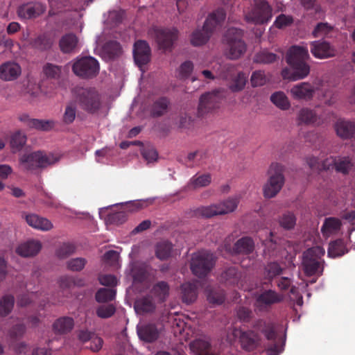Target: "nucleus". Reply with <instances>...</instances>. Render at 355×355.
I'll use <instances>...</instances> for the list:
<instances>
[{
	"mask_svg": "<svg viewBox=\"0 0 355 355\" xmlns=\"http://www.w3.org/2000/svg\"><path fill=\"white\" fill-rule=\"evenodd\" d=\"M173 245L168 241H161L155 246V255L160 260H166L171 257Z\"/></svg>",
	"mask_w": 355,
	"mask_h": 355,
	"instance_id": "40",
	"label": "nucleus"
},
{
	"mask_svg": "<svg viewBox=\"0 0 355 355\" xmlns=\"http://www.w3.org/2000/svg\"><path fill=\"white\" fill-rule=\"evenodd\" d=\"M282 300V296L276 291L271 289L265 290L257 295L255 306L260 311L266 310Z\"/></svg>",
	"mask_w": 355,
	"mask_h": 355,
	"instance_id": "14",
	"label": "nucleus"
},
{
	"mask_svg": "<svg viewBox=\"0 0 355 355\" xmlns=\"http://www.w3.org/2000/svg\"><path fill=\"white\" fill-rule=\"evenodd\" d=\"M41 248L42 244L39 241L28 240L18 245L16 253L23 257H31L37 254Z\"/></svg>",
	"mask_w": 355,
	"mask_h": 355,
	"instance_id": "21",
	"label": "nucleus"
},
{
	"mask_svg": "<svg viewBox=\"0 0 355 355\" xmlns=\"http://www.w3.org/2000/svg\"><path fill=\"white\" fill-rule=\"evenodd\" d=\"M130 274L135 282H144L148 276V266L145 263H134L131 267Z\"/></svg>",
	"mask_w": 355,
	"mask_h": 355,
	"instance_id": "27",
	"label": "nucleus"
},
{
	"mask_svg": "<svg viewBox=\"0 0 355 355\" xmlns=\"http://www.w3.org/2000/svg\"><path fill=\"white\" fill-rule=\"evenodd\" d=\"M45 76L51 79L58 80L62 73V67L51 63H46L43 67Z\"/></svg>",
	"mask_w": 355,
	"mask_h": 355,
	"instance_id": "54",
	"label": "nucleus"
},
{
	"mask_svg": "<svg viewBox=\"0 0 355 355\" xmlns=\"http://www.w3.org/2000/svg\"><path fill=\"white\" fill-rule=\"evenodd\" d=\"M76 116V106L73 103L68 104L63 114L62 120L65 124H71L73 122Z\"/></svg>",
	"mask_w": 355,
	"mask_h": 355,
	"instance_id": "59",
	"label": "nucleus"
},
{
	"mask_svg": "<svg viewBox=\"0 0 355 355\" xmlns=\"http://www.w3.org/2000/svg\"><path fill=\"white\" fill-rule=\"evenodd\" d=\"M341 227L340 220L334 217L325 218L321 227L322 234L325 236H329L331 234L337 232Z\"/></svg>",
	"mask_w": 355,
	"mask_h": 355,
	"instance_id": "39",
	"label": "nucleus"
},
{
	"mask_svg": "<svg viewBox=\"0 0 355 355\" xmlns=\"http://www.w3.org/2000/svg\"><path fill=\"white\" fill-rule=\"evenodd\" d=\"M214 24H203L201 28H196L191 35V44L194 46L205 44L209 40L214 29Z\"/></svg>",
	"mask_w": 355,
	"mask_h": 355,
	"instance_id": "18",
	"label": "nucleus"
},
{
	"mask_svg": "<svg viewBox=\"0 0 355 355\" xmlns=\"http://www.w3.org/2000/svg\"><path fill=\"white\" fill-rule=\"evenodd\" d=\"M298 119L300 123L305 124L319 125L321 122L315 112L309 108H302L299 112Z\"/></svg>",
	"mask_w": 355,
	"mask_h": 355,
	"instance_id": "37",
	"label": "nucleus"
},
{
	"mask_svg": "<svg viewBox=\"0 0 355 355\" xmlns=\"http://www.w3.org/2000/svg\"><path fill=\"white\" fill-rule=\"evenodd\" d=\"M54 42V37L51 33H44L38 35L31 42V45L40 51H46L51 49Z\"/></svg>",
	"mask_w": 355,
	"mask_h": 355,
	"instance_id": "28",
	"label": "nucleus"
},
{
	"mask_svg": "<svg viewBox=\"0 0 355 355\" xmlns=\"http://www.w3.org/2000/svg\"><path fill=\"white\" fill-rule=\"evenodd\" d=\"M21 73L19 64L15 62H6L0 65V79L4 81L16 80Z\"/></svg>",
	"mask_w": 355,
	"mask_h": 355,
	"instance_id": "20",
	"label": "nucleus"
},
{
	"mask_svg": "<svg viewBox=\"0 0 355 355\" xmlns=\"http://www.w3.org/2000/svg\"><path fill=\"white\" fill-rule=\"evenodd\" d=\"M297 218L294 213L287 211L279 218V224L284 230H290L295 227Z\"/></svg>",
	"mask_w": 355,
	"mask_h": 355,
	"instance_id": "43",
	"label": "nucleus"
},
{
	"mask_svg": "<svg viewBox=\"0 0 355 355\" xmlns=\"http://www.w3.org/2000/svg\"><path fill=\"white\" fill-rule=\"evenodd\" d=\"M211 181V176L209 173H205L198 176H193L189 183L188 187L190 189H196L208 186Z\"/></svg>",
	"mask_w": 355,
	"mask_h": 355,
	"instance_id": "46",
	"label": "nucleus"
},
{
	"mask_svg": "<svg viewBox=\"0 0 355 355\" xmlns=\"http://www.w3.org/2000/svg\"><path fill=\"white\" fill-rule=\"evenodd\" d=\"M135 309L139 313H151L155 309V304L152 296L148 295L137 300L135 304Z\"/></svg>",
	"mask_w": 355,
	"mask_h": 355,
	"instance_id": "31",
	"label": "nucleus"
},
{
	"mask_svg": "<svg viewBox=\"0 0 355 355\" xmlns=\"http://www.w3.org/2000/svg\"><path fill=\"white\" fill-rule=\"evenodd\" d=\"M337 135L343 139L352 137L355 132V124L349 121L338 119L335 124Z\"/></svg>",
	"mask_w": 355,
	"mask_h": 355,
	"instance_id": "25",
	"label": "nucleus"
},
{
	"mask_svg": "<svg viewBox=\"0 0 355 355\" xmlns=\"http://www.w3.org/2000/svg\"><path fill=\"white\" fill-rule=\"evenodd\" d=\"M26 331V327L22 323H19L14 325L9 331L10 338L17 339L21 338Z\"/></svg>",
	"mask_w": 355,
	"mask_h": 355,
	"instance_id": "63",
	"label": "nucleus"
},
{
	"mask_svg": "<svg viewBox=\"0 0 355 355\" xmlns=\"http://www.w3.org/2000/svg\"><path fill=\"white\" fill-rule=\"evenodd\" d=\"M221 98L218 92L207 93L200 98L198 107V116L203 117L219 108Z\"/></svg>",
	"mask_w": 355,
	"mask_h": 355,
	"instance_id": "12",
	"label": "nucleus"
},
{
	"mask_svg": "<svg viewBox=\"0 0 355 355\" xmlns=\"http://www.w3.org/2000/svg\"><path fill=\"white\" fill-rule=\"evenodd\" d=\"M100 70L98 61L92 56H85L78 58L72 66L73 72L83 78H93Z\"/></svg>",
	"mask_w": 355,
	"mask_h": 355,
	"instance_id": "9",
	"label": "nucleus"
},
{
	"mask_svg": "<svg viewBox=\"0 0 355 355\" xmlns=\"http://www.w3.org/2000/svg\"><path fill=\"white\" fill-rule=\"evenodd\" d=\"M284 268L281 266L277 261L268 262L263 268L264 278L271 282L276 277L281 275L283 273Z\"/></svg>",
	"mask_w": 355,
	"mask_h": 355,
	"instance_id": "32",
	"label": "nucleus"
},
{
	"mask_svg": "<svg viewBox=\"0 0 355 355\" xmlns=\"http://www.w3.org/2000/svg\"><path fill=\"white\" fill-rule=\"evenodd\" d=\"M284 167L278 163H272L269 169V179L263 187V194L266 198L275 197L282 189L284 184L283 175Z\"/></svg>",
	"mask_w": 355,
	"mask_h": 355,
	"instance_id": "6",
	"label": "nucleus"
},
{
	"mask_svg": "<svg viewBox=\"0 0 355 355\" xmlns=\"http://www.w3.org/2000/svg\"><path fill=\"white\" fill-rule=\"evenodd\" d=\"M270 239L266 241V246L270 256L277 257L282 249V240L275 237L272 232L270 233Z\"/></svg>",
	"mask_w": 355,
	"mask_h": 355,
	"instance_id": "45",
	"label": "nucleus"
},
{
	"mask_svg": "<svg viewBox=\"0 0 355 355\" xmlns=\"http://www.w3.org/2000/svg\"><path fill=\"white\" fill-rule=\"evenodd\" d=\"M54 123L51 120H42L37 119H32L29 121V128H35L38 130L48 131L53 128Z\"/></svg>",
	"mask_w": 355,
	"mask_h": 355,
	"instance_id": "53",
	"label": "nucleus"
},
{
	"mask_svg": "<svg viewBox=\"0 0 355 355\" xmlns=\"http://www.w3.org/2000/svg\"><path fill=\"white\" fill-rule=\"evenodd\" d=\"M87 261L83 257H77L69 259L67 262V268L68 270L73 272L81 271L87 264Z\"/></svg>",
	"mask_w": 355,
	"mask_h": 355,
	"instance_id": "57",
	"label": "nucleus"
},
{
	"mask_svg": "<svg viewBox=\"0 0 355 355\" xmlns=\"http://www.w3.org/2000/svg\"><path fill=\"white\" fill-rule=\"evenodd\" d=\"M170 101L166 97H161L157 99L153 104L151 114L155 117L164 115L167 112Z\"/></svg>",
	"mask_w": 355,
	"mask_h": 355,
	"instance_id": "38",
	"label": "nucleus"
},
{
	"mask_svg": "<svg viewBox=\"0 0 355 355\" xmlns=\"http://www.w3.org/2000/svg\"><path fill=\"white\" fill-rule=\"evenodd\" d=\"M45 11V6L39 2H30L19 6L18 16L23 19H35Z\"/></svg>",
	"mask_w": 355,
	"mask_h": 355,
	"instance_id": "16",
	"label": "nucleus"
},
{
	"mask_svg": "<svg viewBox=\"0 0 355 355\" xmlns=\"http://www.w3.org/2000/svg\"><path fill=\"white\" fill-rule=\"evenodd\" d=\"M247 76L245 73L239 72L230 86L232 92H239L242 90L246 84Z\"/></svg>",
	"mask_w": 355,
	"mask_h": 355,
	"instance_id": "60",
	"label": "nucleus"
},
{
	"mask_svg": "<svg viewBox=\"0 0 355 355\" xmlns=\"http://www.w3.org/2000/svg\"><path fill=\"white\" fill-rule=\"evenodd\" d=\"M254 243L253 240L248 236H244L239 239L233 247V251L236 254H249L253 252Z\"/></svg>",
	"mask_w": 355,
	"mask_h": 355,
	"instance_id": "29",
	"label": "nucleus"
},
{
	"mask_svg": "<svg viewBox=\"0 0 355 355\" xmlns=\"http://www.w3.org/2000/svg\"><path fill=\"white\" fill-rule=\"evenodd\" d=\"M58 160V159L53 155H47L42 151L24 154L19 159L22 167L29 171H33L40 168H45L55 163Z\"/></svg>",
	"mask_w": 355,
	"mask_h": 355,
	"instance_id": "5",
	"label": "nucleus"
},
{
	"mask_svg": "<svg viewBox=\"0 0 355 355\" xmlns=\"http://www.w3.org/2000/svg\"><path fill=\"white\" fill-rule=\"evenodd\" d=\"M26 143V136L18 131L10 137V144L13 152L21 150Z\"/></svg>",
	"mask_w": 355,
	"mask_h": 355,
	"instance_id": "52",
	"label": "nucleus"
},
{
	"mask_svg": "<svg viewBox=\"0 0 355 355\" xmlns=\"http://www.w3.org/2000/svg\"><path fill=\"white\" fill-rule=\"evenodd\" d=\"M252 328L240 332L239 342L245 351H254L260 345L261 338L259 333L263 334L268 340H274L277 338L275 327L272 322L259 319L254 322Z\"/></svg>",
	"mask_w": 355,
	"mask_h": 355,
	"instance_id": "2",
	"label": "nucleus"
},
{
	"mask_svg": "<svg viewBox=\"0 0 355 355\" xmlns=\"http://www.w3.org/2000/svg\"><path fill=\"white\" fill-rule=\"evenodd\" d=\"M277 59V56L276 54L267 50H262L254 55L253 61L259 64H270L276 61Z\"/></svg>",
	"mask_w": 355,
	"mask_h": 355,
	"instance_id": "50",
	"label": "nucleus"
},
{
	"mask_svg": "<svg viewBox=\"0 0 355 355\" xmlns=\"http://www.w3.org/2000/svg\"><path fill=\"white\" fill-rule=\"evenodd\" d=\"M78 37L74 34H67L60 41L61 51L65 53L74 51L78 45Z\"/></svg>",
	"mask_w": 355,
	"mask_h": 355,
	"instance_id": "35",
	"label": "nucleus"
},
{
	"mask_svg": "<svg viewBox=\"0 0 355 355\" xmlns=\"http://www.w3.org/2000/svg\"><path fill=\"white\" fill-rule=\"evenodd\" d=\"M268 80L264 71L257 70L252 72L250 82L253 87H261L264 85Z\"/></svg>",
	"mask_w": 355,
	"mask_h": 355,
	"instance_id": "55",
	"label": "nucleus"
},
{
	"mask_svg": "<svg viewBox=\"0 0 355 355\" xmlns=\"http://www.w3.org/2000/svg\"><path fill=\"white\" fill-rule=\"evenodd\" d=\"M198 213L203 217L211 218L215 216L221 215L218 204L211 205L209 206L202 207L198 209Z\"/></svg>",
	"mask_w": 355,
	"mask_h": 355,
	"instance_id": "56",
	"label": "nucleus"
},
{
	"mask_svg": "<svg viewBox=\"0 0 355 355\" xmlns=\"http://www.w3.org/2000/svg\"><path fill=\"white\" fill-rule=\"evenodd\" d=\"M324 250L320 246L313 247L303 253L302 266L307 276L321 275L323 271L322 256Z\"/></svg>",
	"mask_w": 355,
	"mask_h": 355,
	"instance_id": "4",
	"label": "nucleus"
},
{
	"mask_svg": "<svg viewBox=\"0 0 355 355\" xmlns=\"http://www.w3.org/2000/svg\"><path fill=\"white\" fill-rule=\"evenodd\" d=\"M241 275L236 267L226 268L220 275V281L230 286H239Z\"/></svg>",
	"mask_w": 355,
	"mask_h": 355,
	"instance_id": "30",
	"label": "nucleus"
},
{
	"mask_svg": "<svg viewBox=\"0 0 355 355\" xmlns=\"http://www.w3.org/2000/svg\"><path fill=\"white\" fill-rule=\"evenodd\" d=\"M226 18V12L222 8H219L209 13L205 22H223Z\"/></svg>",
	"mask_w": 355,
	"mask_h": 355,
	"instance_id": "61",
	"label": "nucleus"
},
{
	"mask_svg": "<svg viewBox=\"0 0 355 355\" xmlns=\"http://www.w3.org/2000/svg\"><path fill=\"white\" fill-rule=\"evenodd\" d=\"M310 51L315 58L319 59L332 58L336 55L335 47L326 41L312 42Z\"/></svg>",
	"mask_w": 355,
	"mask_h": 355,
	"instance_id": "15",
	"label": "nucleus"
},
{
	"mask_svg": "<svg viewBox=\"0 0 355 355\" xmlns=\"http://www.w3.org/2000/svg\"><path fill=\"white\" fill-rule=\"evenodd\" d=\"M215 262V257L212 253L208 251L199 252L192 257L191 270L195 275L202 277L211 270Z\"/></svg>",
	"mask_w": 355,
	"mask_h": 355,
	"instance_id": "8",
	"label": "nucleus"
},
{
	"mask_svg": "<svg viewBox=\"0 0 355 355\" xmlns=\"http://www.w3.org/2000/svg\"><path fill=\"white\" fill-rule=\"evenodd\" d=\"M76 247L69 243H64L56 250V255L60 259H65L74 253Z\"/></svg>",
	"mask_w": 355,
	"mask_h": 355,
	"instance_id": "58",
	"label": "nucleus"
},
{
	"mask_svg": "<svg viewBox=\"0 0 355 355\" xmlns=\"http://www.w3.org/2000/svg\"><path fill=\"white\" fill-rule=\"evenodd\" d=\"M96 42L97 45L95 49L97 51L96 54L105 61L115 60L122 53L121 46L116 41L110 40L101 46L102 36H98Z\"/></svg>",
	"mask_w": 355,
	"mask_h": 355,
	"instance_id": "10",
	"label": "nucleus"
},
{
	"mask_svg": "<svg viewBox=\"0 0 355 355\" xmlns=\"http://www.w3.org/2000/svg\"><path fill=\"white\" fill-rule=\"evenodd\" d=\"M15 304V297L12 295H6L0 299V317L9 315Z\"/></svg>",
	"mask_w": 355,
	"mask_h": 355,
	"instance_id": "44",
	"label": "nucleus"
},
{
	"mask_svg": "<svg viewBox=\"0 0 355 355\" xmlns=\"http://www.w3.org/2000/svg\"><path fill=\"white\" fill-rule=\"evenodd\" d=\"M239 199L237 197L229 198L223 202L218 203L221 215L233 212L238 207Z\"/></svg>",
	"mask_w": 355,
	"mask_h": 355,
	"instance_id": "48",
	"label": "nucleus"
},
{
	"mask_svg": "<svg viewBox=\"0 0 355 355\" xmlns=\"http://www.w3.org/2000/svg\"><path fill=\"white\" fill-rule=\"evenodd\" d=\"M352 166V159L349 157H336L334 168L337 172L348 174Z\"/></svg>",
	"mask_w": 355,
	"mask_h": 355,
	"instance_id": "47",
	"label": "nucleus"
},
{
	"mask_svg": "<svg viewBox=\"0 0 355 355\" xmlns=\"http://www.w3.org/2000/svg\"><path fill=\"white\" fill-rule=\"evenodd\" d=\"M150 34H153L159 49L164 50H171L174 42L178 37V31L175 28H153L150 31Z\"/></svg>",
	"mask_w": 355,
	"mask_h": 355,
	"instance_id": "11",
	"label": "nucleus"
},
{
	"mask_svg": "<svg viewBox=\"0 0 355 355\" xmlns=\"http://www.w3.org/2000/svg\"><path fill=\"white\" fill-rule=\"evenodd\" d=\"M314 93V87L308 82L298 83L291 89V96L296 100L309 101L313 98Z\"/></svg>",
	"mask_w": 355,
	"mask_h": 355,
	"instance_id": "19",
	"label": "nucleus"
},
{
	"mask_svg": "<svg viewBox=\"0 0 355 355\" xmlns=\"http://www.w3.org/2000/svg\"><path fill=\"white\" fill-rule=\"evenodd\" d=\"M206 293L207 299L210 304L219 305L225 301V295L223 289L208 286L206 288Z\"/></svg>",
	"mask_w": 355,
	"mask_h": 355,
	"instance_id": "33",
	"label": "nucleus"
},
{
	"mask_svg": "<svg viewBox=\"0 0 355 355\" xmlns=\"http://www.w3.org/2000/svg\"><path fill=\"white\" fill-rule=\"evenodd\" d=\"M347 252L345 242L343 239H337L329 243L328 255L330 257L336 258L341 257Z\"/></svg>",
	"mask_w": 355,
	"mask_h": 355,
	"instance_id": "41",
	"label": "nucleus"
},
{
	"mask_svg": "<svg viewBox=\"0 0 355 355\" xmlns=\"http://www.w3.org/2000/svg\"><path fill=\"white\" fill-rule=\"evenodd\" d=\"M309 58L307 48L298 46L291 47L286 53V60L292 71L288 68L283 69V78L295 81L306 78L310 72V67L306 62Z\"/></svg>",
	"mask_w": 355,
	"mask_h": 355,
	"instance_id": "1",
	"label": "nucleus"
},
{
	"mask_svg": "<svg viewBox=\"0 0 355 355\" xmlns=\"http://www.w3.org/2000/svg\"><path fill=\"white\" fill-rule=\"evenodd\" d=\"M116 290L113 288H101L95 294V300L98 303H108L116 297Z\"/></svg>",
	"mask_w": 355,
	"mask_h": 355,
	"instance_id": "42",
	"label": "nucleus"
},
{
	"mask_svg": "<svg viewBox=\"0 0 355 355\" xmlns=\"http://www.w3.org/2000/svg\"><path fill=\"white\" fill-rule=\"evenodd\" d=\"M116 307L114 304H104L97 306L96 315L101 319L112 318L116 313Z\"/></svg>",
	"mask_w": 355,
	"mask_h": 355,
	"instance_id": "51",
	"label": "nucleus"
},
{
	"mask_svg": "<svg viewBox=\"0 0 355 355\" xmlns=\"http://www.w3.org/2000/svg\"><path fill=\"white\" fill-rule=\"evenodd\" d=\"M181 294L183 302L193 303L198 296V282H185L181 285Z\"/></svg>",
	"mask_w": 355,
	"mask_h": 355,
	"instance_id": "24",
	"label": "nucleus"
},
{
	"mask_svg": "<svg viewBox=\"0 0 355 355\" xmlns=\"http://www.w3.org/2000/svg\"><path fill=\"white\" fill-rule=\"evenodd\" d=\"M193 64L191 61L183 62L180 67V76L182 78H187L191 73Z\"/></svg>",
	"mask_w": 355,
	"mask_h": 355,
	"instance_id": "64",
	"label": "nucleus"
},
{
	"mask_svg": "<svg viewBox=\"0 0 355 355\" xmlns=\"http://www.w3.org/2000/svg\"><path fill=\"white\" fill-rule=\"evenodd\" d=\"M137 334L141 340L153 343L158 338L159 331L155 324H147L138 327Z\"/></svg>",
	"mask_w": 355,
	"mask_h": 355,
	"instance_id": "23",
	"label": "nucleus"
},
{
	"mask_svg": "<svg viewBox=\"0 0 355 355\" xmlns=\"http://www.w3.org/2000/svg\"><path fill=\"white\" fill-rule=\"evenodd\" d=\"M150 293L160 302H163L168 296L169 286L168 283L164 281L158 282L153 286L150 290Z\"/></svg>",
	"mask_w": 355,
	"mask_h": 355,
	"instance_id": "36",
	"label": "nucleus"
},
{
	"mask_svg": "<svg viewBox=\"0 0 355 355\" xmlns=\"http://www.w3.org/2000/svg\"><path fill=\"white\" fill-rule=\"evenodd\" d=\"M191 349L196 355H209L211 351L210 343L205 339H196L190 343Z\"/></svg>",
	"mask_w": 355,
	"mask_h": 355,
	"instance_id": "34",
	"label": "nucleus"
},
{
	"mask_svg": "<svg viewBox=\"0 0 355 355\" xmlns=\"http://www.w3.org/2000/svg\"><path fill=\"white\" fill-rule=\"evenodd\" d=\"M101 284L106 286L114 287L117 285V279L113 275H101L98 277Z\"/></svg>",
	"mask_w": 355,
	"mask_h": 355,
	"instance_id": "62",
	"label": "nucleus"
},
{
	"mask_svg": "<svg viewBox=\"0 0 355 355\" xmlns=\"http://www.w3.org/2000/svg\"><path fill=\"white\" fill-rule=\"evenodd\" d=\"M74 326L73 319L64 316L57 319L53 324V330L56 334H65L70 332Z\"/></svg>",
	"mask_w": 355,
	"mask_h": 355,
	"instance_id": "26",
	"label": "nucleus"
},
{
	"mask_svg": "<svg viewBox=\"0 0 355 355\" xmlns=\"http://www.w3.org/2000/svg\"><path fill=\"white\" fill-rule=\"evenodd\" d=\"M242 36V31L236 28H228L224 34L223 42L227 45L226 55L228 58L236 60L245 53L247 46Z\"/></svg>",
	"mask_w": 355,
	"mask_h": 355,
	"instance_id": "3",
	"label": "nucleus"
},
{
	"mask_svg": "<svg viewBox=\"0 0 355 355\" xmlns=\"http://www.w3.org/2000/svg\"><path fill=\"white\" fill-rule=\"evenodd\" d=\"M24 218L28 225L35 229L42 231H49L53 228L52 223L47 218L41 217L35 214H24Z\"/></svg>",
	"mask_w": 355,
	"mask_h": 355,
	"instance_id": "22",
	"label": "nucleus"
},
{
	"mask_svg": "<svg viewBox=\"0 0 355 355\" xmlns=\"http://www.w3.org/2000/svg\"><path fill=\"white\" fill-rule=\"evenodd\" d=\"M270 101L277 107L283 110H286L290 107V102L283 92H276L270 96Z\"/></svg>",
	"mask_w": 355,
	"mask_h": 355,
	"instance_id": "49",
	"label": "nucleus"
},
{
	"mask_svg": "<svg viewBox=\"0 0 355 355\" xmlns=\"http://www.w3.org/2000/svg\"><path fill=\"white\" fill-rule=\"evenodd\" d=\"M76 101L79 106L88 113L94 114L101 107L100 96L94 88H79L76 89Z\"/></svg>",
	"mask_w": 355,
	"mask_h": 355,
	"instance_id": "7",
	"label": "nucleus"
},
{
	"mask_svg": "<svg viewBox=\"0 0 355 355\" xmlns=\"http://www.w3.org/2000/svg\"><path fill=\"white\" fill-rule=\"evenodd\" d=\"M272 16V8L265 0H257L255 6L245 16L246 20L252 22H268Z\"/></svg>",
	"mask_w": 355,
	"mask_h": 355,
	"instance_id": "13",
	"label": "nucleus"
},
{
	"mask_svg": "<svg viewBox=\"0 0 355 355\" xmlns=\"http://www.w3.org/2000/svg\"><path fill=\"white\" fill-rule=\"evenodd\" d=\"M151 51L144 40H138L134 44L133 56L135 63L139 67L146 64L150 60Z\"/></svg>",
	"mask_w": 355,
	"mask_h": 355,
	"instance_id": "17",
	"label": "nucleus"
}]
</instances>
